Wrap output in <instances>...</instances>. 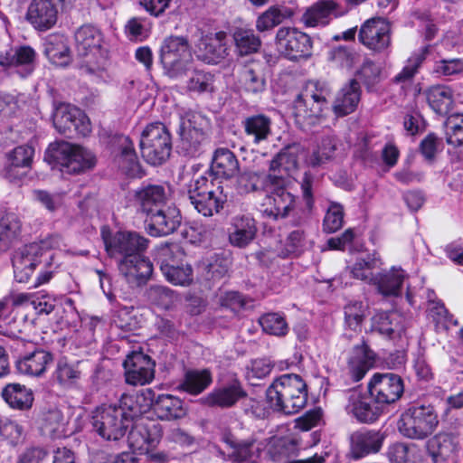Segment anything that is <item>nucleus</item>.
I'll return each instance as SVG.
<instances>
[{"instance_id": "f257e3e1", "label": "nucleus", "mask_w": 463, "mask_h": 463, "mask_svg": "<svg viewBox=\"0 0 463 463\" xmlns=\"http://www.w3.org/2000/svg\"><path fill=\"white\" fill-rule=\"evenodd\" d=\"M12 264L14 279L19 283L28 282L33 273L39 270L33 288L49 283L59 269V264L54 262L53 253L42 252L39 246L32 243L14 252Z\"/></svg>"}, {"instance_id": "f03ea898", "label": "nucleus", "mask_w": 463, "mask_h": 463, "mask_svg": "<svg viewBox=\"0 0 463 463\" xmlns=\"http://www.w3.org/2000/svg\"><path fill=\"white\" fill-rule=\"evenodd\" d=\"M269 406L274 411L295 414L307 402V385L302 377L295 373L280 375L266 390Z\"/></svg>"}, {"instance_id": "7ed1b4c3", "label": "nucleus", "mask_w": 463, "mask_h": 463, "mask_svg": "<svg viewBox=\"0 0 463 463\" xmlns=\"http://www.w3.org/2000/svg\"><path fill=\"white\" fill-rule=\"evenodd\" d=\"M331 89L325 82L309 81L297 96L292 107L296 124L307 130L319 123L329 110Z\"/></svg>"}, {"instance_id": "20e7f679", "label": "nucleus", "mask_w": 463, "mask_h": 463, "mask_svg": "<svg viewBox=\"0 0 463 463\" xmlns=\"http://www.w3.org/2000/svg\"><path fill=\"white\" fill-rule=\"evenodd\" d=\"M128 432V443L132 454L145 455V460L163 463L174 458L165 450L154 448L161 438V429L152 421H137Z\"/></svg>"}, {"instance_id": "39448f33", "label": "nucleus", "mask_w": 463, "mask_h": 463, "mask_svg": "<svg viewBox=\"0 0 463 463\" xmlns=\"http://www.w3.org/2000/svg\"><path fill=\"white\" fill-rule=\"evenodd\" d=\"M438 425V414L432 405L416 404L401 415L398 430L406 438L424 439L435 431Z\"/></svg>"}, {"instance_id": "423d86ee", "label": "nucleus", "mask_w": 463, "mask_h": 463, "mask_svg": "<svg viewBox=\"0 0 463 463\" xmlns=\"http://www.w3.org/2000/svg\"><path fill=\"white\" fill-rule=\"evenodd\" d=\"M45 156L66 174H80L95 165V158L90 152L68 142L51 145Z\"/></svg>"}, {"instance_id": "0eeeda50", "label": "nucleus", "mask_w": 463, "mask_h": 463, "mask_svg": "<svg viewBox=\"0 0 463 463\" xmlns=\"http://www.w3.org/2000/svg\"><path fill=\"white\" fill-rule=\"evenodd\" d=\"M139 146L142 156L148 164L161 165L170 156L171 135L164 124H149L142 132Z\"/></svg>"}, {"instance_id": "6e6552de", "label": "nucleus", "mask_w": 463, "mask_h": 463, "mask_svg": "<svg viewBox=\"0 0 463 463\" xmlns=\"http://www.w3.org/2000/svg\"><path fill=\"white\" fill-rule=\"evenodd\" d=\"M191 53L186 38L170 36L166 38L160 50V61L165 74L171 79L182 77L188 69Z\"/></svg>"}, {"instance_id": "1a4fd4ad", "label": "nucleus", "mask_w": 463, "mask_h": 463, "mask_svg": "<svg viewBox=\"0 0 463 463\" xmlns=\"http://www.w3.org/2000/svg\"><path fill=\"white\" fill-rule=\"evenodd\" d=\"M131 425L129 416H124L116 405L97 408L92 416V426L98 434L107 440H118Z\"/></svg>"}, {"instance_id": "9d476101", "label": "nucleus", "mask_w": 463, "mask_h": 463, "mask_svg": "<svg viewBox=\"0 0 463 463\" xmlns=\"http://www.w3.org/2000/svg\"><path fill=\"white\" fill-rule=\"evenodd\" d=\"M206 125L207 119L199 113L188 112L181 118L178 146L181 153L194 157L203 151Z\"/></svg>"}, {"instance_id": "9b49d317", "label": "nucleus", "mask_w": 463, "mask_h": 463, "mask_svg": "<svg viewBox=\"0 0 463 463\" xmlns=\"http://www.w3.org/2000/svg\"><path fill=\"white\" fill-rule=\"evenodd\" d=\"M287 180L277 175H267L266 188L269 194L267 195L263 205H267L264 212L274 219L286 218L296 206L295 196L286 188Z\"/></svg>"}, {"instance_id": "f8f14e48", "label": "nucleus", "mask_w": 463, "mask_h": 463, "mask_svg": "<svg viewBox=\"0 0 463 463\" xmlns=\"http://www.w3.org/2000/svg\"><path fill=\"white\" fill-rule=\"evenodd\" d=\"M275 44L279 54L290 61L307 59L312 55L310 36L295 27H280L276 33Z\"/></svg>"}, {"instance_id": "ddd939ff", "label": "nucleus", "mask_w": 463, "mask_h": 463, "mask_svg": "<svg viewBox=\"0 0 463 463\" xmlns=\"http://www.w3.org/2000/svg\"><path fill=\"white\" fill-rule=\"evenodd\" d=\"M368 392L380 407L396 402L404 392V383L395 373H376L368 383Z\"/></svg>"}, {"instance_id": "4468645a", "label": "nucleus", "mask_w": 463, "mask_h": 463, "mask_svg": "<svg viewBox=\"0 0 463 463\" xmlns=\"http://www.w3.org/2000/svg\"><path fill=\"white\" fill-rule=\"evenodd\" d=\"M222 440L225 444L227 459L236 463H255L261 451V444L255 435L241 438L231 430H225L222 434Z\"/></svg>"}, {"instance_id": "2eb2a0df", "label": "nucleus", "mask_w": 463, "mask_h": 463, "mask_svg": "<svg viewBox=\"0 0 463 463\" xmlns=\"http://www.w3.org/2000/svg\"><path fill=\"white\" fill-rule=\"evenodd\" d=\"M149 241L136 232H117L106 241V250L110 257L118 260H129L144 254Z\"/></svg>"}, {"instance_id": "dca6fc26", "label": "nucleus", "mask_w": 463, "mask_h": 463, "mask_svg": "<svg viewBox=\"0 0 463 463\" xmlns=\"http://www.w3.org/2000/svg\"><path fill=\"white\" fill-rule=\"evenodd\" d=\"M54 128L62 135L72 137L74 133L86 136L90 131V121L84 112L70 104H60L52 115Z\"/></svg>"}, {"instance_id": "f3484780", "label": "nucleus", "mask_w": 463, "mask_h": 463, "mask_svg": "<svg viewBox=\"0 0 463 463\" xmlns=\"http://www.w3.org/2000/svg\"><path fill=\"white\" fill-rule=\"evenodd\" d=\"M194 54L204 63H220L229 55L227 33L223 31L202 33L194 45Z\"/></svg>"}, {"instance_id": "a211bd4d", "label": "nucleus", "mask_w": 463, "mask_h": 463, "mask_svg": "<svg viewBox=\"0 0 463 463\" xmlns=\"http://www.w3.org/2000/svg\"><path fill=\"white\" fill-rule=\"evenodd\" d=\"M358 38L369 50L382 52L391 45V25L383 18H371L361 26Z\"/></svg>"}, {"instance_id": "6ab92c4d", "label": "nucleus", "mask_w": 463, "mask_h": 463, "mask_svg": "<svg viewBox=\"0 0 463 463\" xmlns=\"http://www.w3.org/2000/svg\"><path fill=\"white\" fill-rule=\"evenodd\" d=\"M181 222L179 209L175 205H168L146 216V230L151 236H167L177 230Z\"/></svg>"}, {"instance_id": "aec40b11", "label": "nucleus", "mask_w": 463, "mask_h": 463, "mask_svg": "<svg viewBox=\"0 0 463 463\" xmlns=\"http://www.w3.org/2000/svg\"><path fill=\"white\" fill-rule=\"evenodd\" d=\"M126 382L131 385L149 383L155 373V363L142 352H133L123 363Z\"/></svg>"}, {"instance_id": "412c9836", "label": "nucleus", "mask_w": 463, "mask_h": 463, "mask_svg": "<svg viewBox=\"0 0 463 463\" xmlns=\"http://www.w3.org/2000/svg\"><path fill=\"white\" fill-rule=\"evenodd\" d=\"M371 395L355 388L347 392L345 410L348 414L364 423H371L377 420L381 407L375 402L372 403Z\"/></svg>"}, {"instance_id": "4be33fe9", "label": "nucleus", "mask_w": 463, "mask_h": 463, "mask_svg": "<svg viewBox=\"0 0 463 463\" xmlns=\"http://www.w3.org/2000/svg\"><path fill=\"white\" fill-rule=\"evenodd\" d=\"M112 154L118 166L128 175L138 174L140 166L134 144L124 135L115 136L111 140Z\"/></svg>"}, {"instance_id": "5701e85b", "label": "nucleus", "mask_w": 463, "mask_h": 463, "mask_svg": "<svg viewBox=\"0 0 463 463\" xmlns=\"http://www.w3.org/2000/svg\"><path fill=\"white\" fill-rule=\"evenodd\" d=\"M27 21L38 31L52 28L58 20V8L52 0H33L27 9Z\"/></svg>"}, {"instance_id": "b1692460", "label": "nucleus", "mask_w": 463, "mask_h": 463, "mask_svg": "<svg viewBox=\"0 0 463 463\" xmlns=\"http://www.w3.org/2000/svg\"><path fill=\"white\" fill-rule=\"evenodd\" d=\"M118 268L128 283L136 286L146 283L153 272V264L144 254L135 259L118 260Z\"/></svg>"}, {"instance_id": "393cba45", "label": "nucleus", "mask_w": 463, "mask_h": 463, "mask_svg": "<svg viewBox=\"0 0 463 463\" xmlns=\"http://www.w3.org/2000/svg\"><path fill=\"white\" fill-rule=\"evenodd\" d=\"M361 99V88L357 80L353 79L337 92L332 108L337 117L353 113Z\"/></svg>"}, {"instance_id": "a878e982", "label": "nucleus", "mask_w": 463, "mask_h": 463, "mask_svg": "<svg viewBox=\"0 0 463 463\" xmlns=\"http://www.w3.org/2000/svg\"><path fill=\"white\" fill-rule=\"evenodd\" d=\"M257 231L256 222L252 217L237 215L232 221L229 241L235 247L244 248L255 239Z\"/></svg>"}, {"instance_id": "bb28decb", "label": "nucleus", "mask_w": 463, "mask_h": 463, "mask_svg": "<svg viewBox=\"0 0 463 463\" xmlns=\"http://www.w3.org/2000/svg\"><path fill=\"white\" fill-rule=\"evenodd\" d=\"M238 171L239 161L233 152L224 147L215 150L210 167V176L216 180H227L233 177Z\"/></svg>"}, {"instance_id": "cd10ccee", "label": "nucleus", "mask_w": 463, "mask_h": 463, "mask_svg": "<svg viewBox=\"0 0 463 463\" xmlns=\"http://www.w3.org/2000/svg\"><path fill=\"white\" fill-rule=\"evenodd\" d=\"M52 354L43 349H35L18 358L16 368L20 373L30 376H40L47 366L52 363Z\"/></svg>"}, {"instance_id": "c85d7f7f", "label": "nucleus", "mask_w": 463, "mask_h": 463, "mask_svg": "<svg viewBox=\"0 0 463 463\" xmlns=\"http://www.w3.org/2000/svg\"><path fill=\"white\" fill-rule=\"evenodd\" d=\"M43 52L57 66L65 67L71 61L68 39L61 33H52L44 39Z\"/></svg>"}, {"instance_id": "c756f323", "label": "nucleus", "mask_w": 463, "mask_h": 463, "mask_svg": "<svg viewBox=\"0 0 463 463\" xmlns=\"http://www.w3.org/2000/svg\"><path fill=\"white\" fill-rule=\"evenodd\" d=\"M300 146L297 144L288 146L270 161L269 175H277L284 177L289 176L298 168Z\"/></svg>"}, {"instance_id": "7c9ffc66", "label": "nucleus", "mask_w": 463, "mask_h": 463, "mask_svg": "<svg viewBox=\"0 0 463 463\" xmlns=\"http://www.w3.org/2000/svg\"><path fill=\"white\" fill-rule=\"evenodd\" d=\"M136 200L146 216L163 207L166 201V193L163 185L147 184L136 192Z\"/></svg>"}, {"instance_id": "2f4dec72", "label": "nucleus", "mask_w": 463, "mask_h": 463, "mask_svg": "<svg viewBox=\"0 0 463 463\" xmlns=\"http://www.w3.org/2000/svg\"><path fill=\"white\" fill-rule=\"evenodd\" d=\"M406 273L402 269L392 268L374 276L373 285L377 291L384 297H397L401 293Z\"/></svg>"}, {"instance_id": "473e14b6", "label": "nucleus", "mask_w": 463, "mask_h": 463, "mask_svg": "<svg viewBox=\"0 0 463 463\" xmlns=\"http://www.w3.org/2000/svg\"><path fill=\"white\" fill-rule=\"evenodd\" d=\"M374 354L369 347L363 344L354 348L348 361V373L354 382H358L364 377L369 369L373 365Z\"/></svg>"}, {"instance_id": "72a5a7b5", "label": "nucleus", "mask_w": 463, "mask_h": 463, "mask_svg": "<svg viewBox=\"0 0 463 463\" xmlns=\"http://www.w3.org/2000/svg\"><path fill=\"white\" fill-rule=\"evenodd\" d=\"M427 449L436 463L452 461L456 458L458 444L451 436L439 433L428 441Z\"/></svg>"}, {"instance_id": "f704fd0d", "label": "nucleus", "mask_w": 463, "mask_h": 463, "mask_svg": "<svg viewBox=\"0 0 463 463\" xmlns=\"http://www.w3.org/2000/svg\"><path fill=\"white\" fill-rule=\"evenodd\" d=\"M381 446L382 439L377 432H356L351 439V458L358 460L365 455L377 452Z\"/></svg>"}, {"instance_id": "c9c22d12", "label": "nucleus", "mask_w": 463, "mask_h": 463, "mask_svg": "<svg viewBox=\"0 0 463 463\" xmlns=\"http://www.w3.org/2000/svg\"><path fill=\"white\" fill-rule=\"evenodd\" d=\"M247 395L239 382L216 389L207 395L206 402L211 406L227 408L233 406L240 399Z\"/></svg>"}, {"instance_id": "e433bc0d", "label": "nucleus", "mask_w": 463, "mask_h": 463, "mask_svg": "<svg viewBox=\"0 0 463 463\" xmlns=\"http://www.w3.org/2000/svg\"><path fill=\"white\" fill-rule=\"evenodd\" d=\"M101 40L99 30L92 25H82L75 33L76 49L81 56H88L99 52Z\"/></svg>"}, {"instance_id": "4c0bfd02", "label": "nucleus", "mask_w": 463, "mask_h": 463, "mask_svg": "<svg viewBox=\"0 0 463 463\" xmlns=\"http://www.w3.org/2000/svg\"><path fill=\"white\" fill-rule=\"evenodd\" d=\"M232 40L234 52L241 57L257 53L261 47V39L252 29L236 28L232 33Z\"/></svg>"}, {"instance_id": "58836bf2", "label": "nucleus", "mask_w": 463, "mask_h": 463, "mask_svg": "<svg viewBox=\"0 0 463 463\" xmlns=\"http://www.w3.org/2000/svg\"><path fill=\"white\" fill-rule=\"evenodd\" d=\"M335 8L332 0H320L307 9L301 21L307 27L325 26L332 19Z\"/></svg>"}, {"instance_id": "ea45409f", "label": "nucleus", "mask_w": 463, "mask_h": 463, "mask_svg": "<svg viewBox=\"0 0 463 463\" xmlns=\"http://www.w3.org/2000/svg\"><path fill=\"white\" fill-rule=\"evenodd\" d=\"M22 222L14 213H6L0 219V253L7 251L19 240Z\"/></svg>"}, {"instance_id": "a19ab883", "label": "nucleus", "mask_w": 463, "mask_h": 463, "mask_svg": "<svg viewBox=\"0 0 463 463\" xmlns=\"http://www.w3.org/2000/svg\"><path fill=\"white\" fill-rule=\"evenodd\" d=\"M68 420L61 411L58 409L50 410L41 418L40 430L42 435L51 439H57L66 435Z\"/></svg>"}, {"instance_id": "79ce46f5", "label": "nucleus", "mask_w": 463, "mask_h": 463, "mask_svg": "<svg viewBox=\"0 0 463 463\" xmlns=\"http://www.w3.org/2000/svg\"><path fill=\"white\" fill-rule=\"evenodd\" d=\"M153 408L158 418L162 420L180 419L186 413L183 402L170 394L159 395L156 399Z\"/></svg>"}, {"instance_id": "37998d69", "label": "nucleus", "mask_w": 463, "mask_h": 463, "mask_svg": "<svg viewBox=\"0 0 463 463\" xmlns=\"http://www.w3.org/2000/svg\"><path fill=\"white\" fill-rule=\"evenodd\" d=\"M34 150L30 146H19L15 147L9 156L10 164L5 168V175L10 179H14L25 175V172H19L20 168H29Z\"/></svg>"}, {"instance_id": "c03bdc74", "label": "nucleus", "mask_w": 463, "mask_h": 463, "mask_svg": "<svg viewBox=\"0 0 463 463\" xmlns=\"http://www.w3.org/2000/svg\"><path fill=\"white\" fill-rule=\"evenodd\" d=\"M156 261L162 273L185 263V253L177 244L161 245L156 250Z\"/></svg>"}, {"instance_id": "a18cd8bd", "label": "nucleus", "mask_w": 463, "mask_h": 463, "mask_svg": "<svg viewBox=\"0 0 463 463\" xmlns=\"http://www.w3.org/2000/svg\"><path fill=\"white\" fill-rule=\"evenodd\" d=\"M2 396L12 408L19 410L31 408L33 402L31 390L19 383L7 384L2 392Z\"/></svg>"}, {"instance_id": "49530a36", "label": "nucleus", "mask_w": 463, "mask_h": 463, "mask_svg": "<svg viewBox=\"0 0 463 463\" xmlns=\"http://www.w3.org/2000/svg\"><path fill=\"white\" fill-rule=\"evenodd\" d=\"M243 127L246 135L252 137L254 144L268 139L271 134V119L263 114L248 117L243 121Z\"/></svg>"}, {"instance_id": "de8ad7c7", "label": "nucleus", "mask_w": 463, "mask_h": 463, "mask_svg": "<svg viewBox=\"0 0 463 463\" xmlns=\"http://www.w3.org/2000/svg\"><path fill=\"white\" fill-rule=\"evenodd\" d=\"M401 319L402 317L397 313H377L372 318V329L389 337L394 334L401 335L403 332Z\"/></svg>"}, {"instance_id": "09e8293b", "label": "nucleus", "mask_w": 463, "mask_h": 463, "mask_svg": "<svg viewBox=\"0 0 463 463\" xmlns=\"http://www.w3.org/2000/svg\"><path fill=\"white\" fill-rule=\"evenodd\" d=\"M383 265V261L377 252L367 254L356 260L351 268V273L354 279H361L369 284H373L374 276L373 270Z\"/></svg>"}, {"instance_id": "8fccbe9b", "label": "nucleus", "mask_w": 463, "mask_h": 463, "mask_svg": "<svg viewBox=\"0 0 463 463\" xmlns=\"http://www.w3.org/2000/svg\"><path fill=\"white\" fill-rule=\"evenodd\" d=\"M427 100L437 114L445 115L453 103L452 90L447 86H433L427 91Z\"/></svg>"}, {"instance_id": "3c124183", "label": "nucleus", "mask_w": 463, "mask_h": 463, "mask_svg": "<svg viewBox=\"0 0 463 463\" xmlns=\"http://www.w3.org/2000/svg\"><path fill=\"white\" fill-rule=\"evenodd\" d=\"M217 192L224 194L222 181L210 176V174L208 175H200L194 179L188 186L189 200L207 194H212L214 197Z\"/></svg>"}, {"instance_id": "603ef678", "label": "nucleus", "mask_w": 463, "mask_h": 463, "mask_svg": "<svg viewBox=\"0 0 463 463\" xmlns=\"http://www.w3.org/2000/svg\"><path fill=\"white\" fill-rule=\"evenodd\" d=\"M226 199L225 194L217 192L214 197L212 194L202 195L199 198L190 199V202L199 213L207 217L219 213Z\"/></svg>"}, {"instance_id": "864d4df0", "label": "nucleus", "mask_w": 463, "mask_h": 463, "mask_svg": "<svg viewBox=\"0 0 463 463\" xmlns=\"http://www.w3.org/2000/svg\"><path fill=\"white\" fill-rule=\"evenodd\" d=\"M336 139L334 137H324L309 157L312 166H320L335 158Z\"/></svg>"}, {"instance_id": "5fc2aeb1", "label": "nucleus", "mask_w": 463, "mask_h": 463, "mask_svg": "<svg viewBox=\"0 0 463 463\" xmlns=\"http://www.w3.org/2000/svg\"><path fill=\"white\" fill-rule=\"evenodd\" d=\"M289 16L287 9H281L277 6H270L256 20V29L260 33L272 30L280 24L286 18Z\"/></svg>"}, {"instance_id": "6e6d98bb", "label": "nucleus", "mask_w": 463, "mask_h": 463, "mask_svg": "<svg viewBox=\"0 0 463 463\" xmlns=\"http://www.w3.org/2000/svg\"><path fill=\"white\" fill-rule=\"evenodd\" d=\"M212 383V375L208 370L192 371L185 374L183 388L185 392L196 395L205 390Z\"/></svg>"}, {"instance_id": "4d7b16f0", "label": "nucleus", "mask_w": 463, "mask_h": 463, "mask_svg": "<svg viewBox=\"0 0 463 463\" xmlns=\"http://www.w3.org/2000/svg\"><path fill=\"white\" fill-rule=\"evenodd\" d=\"M214 77L210 72L194 70L188 77L186 90L189 92L202 94L213 90Z\"/></svg>"}, {"instance_id": "13d9d810", "label": "nucleus", "mask_w": 463, "mask_h": 463, "mask_svg": "<svg viewBox=\"0 0 463 463\" xmlns=\"http://www.w3.org/2000/svg\"><path fill=\"white\" fill-rule=\"evenodd\" d=\"M267 176L253 171H246L237 177V190L241 194L255 192L266 187Z\"/></svg>"}, {"instance_id": "bf43d9fd", "label": "nucleus", "mask_w": 463, "mask_h": 463, "mask_svg": "<svg viewBox=\"0 0 463 463\" xmlns=\"http://www.w3.org/2000/svg\"><path fill=\"white\" fill-rule=\"evenodd\" d=\"M447 143L455 147L463 146V114H452L444 124Z\"/></svg>"}, {"instance_id": "052dcab7", "label": "nucleus", "mask_w": 463, "mask_h": 463, "mask_svg": "<svg viewBox=\"0 0 463 463\" xmlns=\"http://www.w3.org/2000/svg\"><path fill=\"white\" fill-rule=\"evenodd\" d=\"M14 70L21 76L24 77L29 75L33 69V61L35 59V52L29 46L14 47Z\"/></svg>"}, {"instance_id": "680f3d73", "label": "nucleus", "mask_w": 463, "mask_h": 463, "mask_svg": "<svg viewBox=\"0 0 463 463\" xmlns=\"http://www.w3.org/2000/svg\"><path fill=\"white\" fill-rule=\"evenodd\" d=\"M260 324L263 331L269 335L283 336L288 331L285 318L278 313H269L262 316Z\"/></svg>"}, {"instance_id": "e2e57ef3", "label": "nucleus", "mask_w": 463, "mask_h": 463, "mask_svg": "<svg viewBox=\"0 0 463 463\" xmlns=\"http://www.w3.org/2000/svg\"><path fill=\"white\" fill-rule=\"evenodd\" d=\"M344 223V208L340 203H332L323 222L324 231L332 233L338 231Z\"/></svg>"}, {"instance_id": "0e129e2a", "label": "nucleus", "mask_w": 463, "mask_h": 463, "mask_svg": "<svg viewBox=\"0 0 463 463\" xmlns=\"http://www.w3.org/2000/svg\"><path fill=\"white\" fill-rule=\"evenodd\" d=\"M356 76L369 89L381 80L382 69L373 61L366 60L357 71Z\"/></svg>"}, {"instance_id": "69168bd1", "label": "nucleus", "mask_w": 463, "mask_h": 463, "mask_svg": "<svg viewBox=\"0 0 463 463\" xmlns=\"http://www.w3.org/2000/svg\"><path fill=\"white\" fill-rule=\"evenodd\" d=\"M165 279L175 286H189L193 282V269L187 262L176 266L163 274Z\"/></svg>"}, {"instance_id": "338daca9", "label": "nucleus", "mask_w": 463, "mask_h": 463, "mask_svg": "<svg viewBox=\"0 0 463 463\" xmlns=\"http://www.w3.org/2000/svg\"><path fill=\"white\" fill-rule=\"evenodd\" d=\"M146 295L151 303L162 308H167L175 299L174 292L170 288L160 285L150 286Z\"/></svg>"}, {"instance_id": "774afa93", "label": "nucleus", "mask_w": 463, "mask_h": 463, "mask_svg": "<svg viewBox=\"0 0 463 463\" xmlns=\"http://www.w3.org/2000/svg\"><path fill=\"white\" fill-rule=\"evenodd\" d=\"M415 451V446H409L404 443H394L388 448L387 458L392 463L414 461Z\"/></svg>"}]
</instances>
